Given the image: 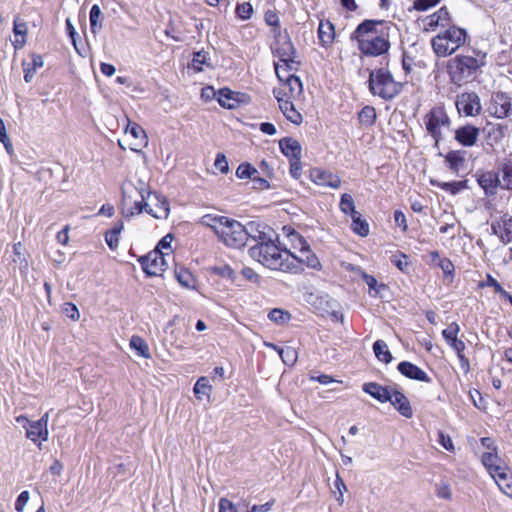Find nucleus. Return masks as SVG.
I'll return each mask as SVG.
<instances>
[{
	"mask_svg": "<svg viewBox=\"0 0 512 512\" xmlns=\"http://www.w3.org/2000/svg\"><path fill=\"white\" fill-rule=\"evenodd\" d=\"M389 26L384 21L365 20L360 23L351 35L357 41L358 48L366 56L377 57L388 52Z\"/></svg>",
	"mask_w": 512,
	"mask_h": 512,
	"instance_id": "nucleus-1",
	"label": "nucleus"
},
{
	"mask_svg": "<svg viewBox=\"0 0 512 512\" xmlns=\"http://www.w3.org/2000/svg\"><path fill=\"white\" fill-rule=\"evenodd\" d=\"M138 192L140 200H135L129 215L140 214L145 211L156 219H167L170 214V206L167 198L158 192L146 191L144 188L137 189L134 184L126 180L121 186L122 200L124 204L132 201V192Z\"/></svg>",
	"mask_w": 512,
	"mask_h": 512,
	"instance_id": "nucleus-2",
	"label": "nucleus"
},
{
	"mask_svg": "<svg viewBox=\"0 0 512 512\" xmlns=\"http://www.w3.org/2000/svg\"><path fill=\"white\" fill-rule=\"evenodd\" d=\"M249 255L271 270L286 272L289 250L281 249L274 240L260 233L257 243L250 247Z\"/></svg>",
	"mask_w": 512,
	"mask_h": 512,
	"instance_id": "nucleus-3",
	"label": "nucleus"
},
{
	"mask_svg": "<svg viewBox=\"0 0 512 512\" xmlns=\"http://www.w3.org/2000/svg\"><path fill=\"white\" fill-rule=\"evenodd\" d=\"M486 64V54L475 52L474 55H457L450 60L448 73L454 84L462 85L473 80L481 67Z\"/></svg>",
	"mask_w": 512,
	"mask_h": 512,
	"instance_id": "nucleus-4",
	"label": "nucleus"
},
{
	"mask_svg": "<svg viewBox=\"0 0 512 512\" xmlns=\"http://www.w3.org/2000/svg\"><path fill=\"white\" fill-rule=\"evenodd\" d=\"M275 40L271 44V50L275 57L279 59L274 63L275 73L279 80H282L283 71L289 72L297 70L298 62L296 61V49L289 37L285 32L274 30Z\"/></svg>",
	"mask_w": 512,
	"mask_h": 512,
	"instance_id": "nucleus-5",
	"label": "nucleus"
},
{
	"mask_svg": "<svg viewBox=\"0 0 512 512\" xmlns=\"http://www.w3.org/2000/svg\"><path fill=\"white\" fill-rule=\"evenodd\" d=\"M467 39L465 29L455 25L440 31L431 40L433 51L438 57H448L463 46Z\"/></svg>",
	"mask_w": 512,
	"mask_h": 512,
	"instance_id": "nucleus-6",
	"label": "nucleus"
},
{
	"mask_svg": "<svg viewBox=\"0 0 512 512\" xmlns=\"http://www.w3.org/2000/svg\"><path fill=\"white\" fill-rule=\"evenodd\" d=\"M370 92L384 100H391L402 90V85L396 82L389 71L378 69L372 71L369 75Z\"/></svg>",
	"mask_w": 512,
	"mask_h": 512,
	"instance_id": "nucleus-7",
	"label": "nucleus"
},
{
	"mask_svg": "<svg viewBox=\"0 0 512 512\" xmlns=\"http://www.w3.org/2000/svg\"><path fill=\"white\" fill-rule=\"evenodd\" d=\"M299 252L289 251L288 262L286 265V272L298 274L304 270V267L317 269L320 267V262L317 256L311 251L309 244L306 241L299 240Z\"/></svg>",
	"mask_w": 512,
	"mask_h": 512,
	"instance_id": "nucleus-8",
	"label": "nucleus"
},
{
	"mask_svg": "<svg viewBox=\"0 0 512 512\" xmlns=\"http://www.w3.org/2000/svg\"><path fill=\"white\" fill-rule=\"evenodd\" d=\"M425 128L429 135L434 139L435 145L443 139V134L449 130L451 120L444 107H433L423 118Z\"/></svg>",
	"mask_w": 512,
	"mask_h": 512,
	"instance_id": "nucleus-9",
	"label": "nucleus"
},
{
	"mask_svg": "<svg viewBox=\"0 0 512 512\" xmlns=\"http://www.w3.org/2000/svg\"><path fill=\"white\" fill-rule=\"evenodd\" d=\"M249 230L240 222L227 218L221 228L218 238L228 247L241 248L246 244Z\"/></svg>",
	"mask_w": 512,
	"mask_h": 512,
	"instance_id": "nucleus-10",
	"label": "nucleus"
},
{
	"mask_svg": "<svg viewBox=\"0 0 512 512\" xmlns=\"http://www.w3.org/2000/svg\"><path fill=\"white\" fill-rule=\"evenodd\" d=\"M165 255H169V253L152 251L147 255L140 257L139 262L143 271L148 276L161 275L166 269Z\"/></svg>",
	"mask_w": 512,
	"mask_h": 512,
	"instance_id": "nucleus-11",
	"label": "nucleus"
},
{
	"mask_svg": "<svg viewBox=\"0 0 512 512\" xmlns=\"http://www.w3.org/2000/svg\"><path fill=\"white\" fill-rule=\"evenodd\" d=\"M455 105L458 112L465 116H476L482 109L480 98L475 92H464L458 95Z\"/></svg>",
	"mask_w": 512,
	"mask_h": 512,
	"instance_id": "nucleus-12",
	"label": "nucleus"
},
{
	"mask_svg": "<svg viewBox=\"0 0 512 512\" xmlns=\"http://www.w3.org/2000/svg\"><path fill=\"white\" fill-rule=\"evenodd\" d=\"M489 111L491 115L499 119L510 117L512 115V101L509 95L504 92L493 93Z\"/></svg>",
	"mask_w": 512,
	"mask_h": 512,
	"instance_id": "nucleus-13",
	"label": "nucleus"
},
{
	"mask_svg": "<svg viewBox=\"0 0 512 512\" xmlns=\"http://www.w3.org/2000/svg\"><path fill=\"white\" fill-rule=\"evenodd\" d=\"M311 180L320 186L337 189L341 186V179L330 171L314 168L310 172Z\"/></svg>",
	"mask_w": 512,
	"mask_h": 512,
	"instance_id": "nucleus-14",
	"label": "nucleus"
},
{
	"mask_svg": "<svg viewBox=\"0 0 512 512\" xmlns=\"http://www.w3.org/2000/svg\"><path fill=\"white\" fill-rule=\"evenodd\" d=\"M477 183L484 190L486 196H494L500 187L499 175L493 171L478 173Z\"/></svg>",
	"mask_w": 512,
	"mask_h": 512,
	"instance_id": "nucleus-15",
	"label": "nucleus"
},
{
	"mask_svg": "<svg viewBox=\"0 0 512 512\" xmlns=\"http://www.w3.org/2000/svg\"><path fill=\"white\" fill-rule=\"evenodd\" d=\"M479 128L473 125H464L455 130V140L464 147H472L479 137Z\"/></svg>",
	"mask_w": 512,
	"mask_h": 512,
	"instance_id": "nucleus-16",
	"label": "nucleus"
},
{
	"mask_svg": "<svg viewBox=\"0 0 512 512\" xmlns=\"http://www.w3.org/2000/svg\"><path fill=\"white\" fill-rule=\"evenodd\" d=\"M398 371L405 377L420 382L430 383L431 378L427 373L415 364L402 361L398 364Z\"/></svg>",
	"mask_w": 512,
	"mask_h": 512,
	"instance_id": "nucleus-17",
	"label": "nucleus"
},
{
	"mask_svg": "<svg viewBox=\"0 0 512 512\" xmlns=\"http://www.w3.org/2000/svg\"><path fill=\"white\" fill-rule=\"evenodd\" d=\"M450 22L449 12L445 7L440 8L437 12L427 16L424 20V30L434 31L437 27L448 26Z\"/></svg>",
	"mask_w": 512,
	"mask_h": 512,
	"instance_id": "nucleus-18",
	"label": "nucleus"
},
{
	"mask_svg": "<svg viewBox=\"0 0 512 512\" xmlns=\"http://www.w3.org/2000/svg\"><path fill=\"white\" fill-rule=\"evenodd\" d=\"M388 401L398 410L402 416L406 418H411L413 416L410 402L403 393L392 390L390 399Z\"/></svg>",
	"mask_w": 512,
	"mask_h": 512,
	"instance_id": "nucleus-19",
	"label": "nucleus"
},
{
	"mask_svg": "<svg viewBox=\"0 0 512 512\" xmlns=\"http://www.w3.org/2000/svg\"><path fill=\"white\" fill-rule=\"evenodd\" d=\"M498 488L508 497L512 498V473L506 466L499 472L491 475Z\"/></svg>",
	"mask_w": 512,
	"mask_h": 512,
	"instance_id": "nucleus-20",
	"label": "nucleus"
},
{
	"mask_svg": "<svg viewBox=\"0 0 512 512\" xmlns=\"http://www.w3.org/2000/svg\"><path fill=\"white\" fill-rule=\"evenodd\" d=\"M24 429L26 430V437L34 443H37L38 440L47 441L48 439V428L44 427L38 420L30 421L28 426L24 425Z\"/></svg>",
	"mask_w": 512,
	"mask_h": 512,
	"instance_id": "nucleus-21",
	"label": "nucleus"
},
{
	"mask_svg": "<svg viewBox=\"0 0 512 512\" xmlns=\"http://www.w3.org/2000/svg\"><path fill=\"white\" fill-rule=\"evenodd\" d=\"M279 147L281 152L289 158H292L294 160H300L301 158V145L300 143L291 138V137H285L279 141Z\"/></svg>",
	"mask_w": 512,
	"mask_h": 512,
	"instance_id": "nucleus-22",
	"label": "nucleus"
},
{
	"mask_svg": "<svg viewBox=\"0 0 512 512\" xmlns=\"http://www.w3.org/2000/svg\"><path fill=\"white\" fill-rule=\"evenodd\" d=\"M363 391L381 403L388 402L392 392L388 387H384L375 382H368L363 385Z\"/></svg>",
	"mask_w": 512,
	"mask_h": 512,
	"instance_id": "nucleus-23",
	"label": "nucleus"
},
{
	"mask_svg": "<svg viewBox=\"0 0 512 512\" xmlns=\"http://www.w3.org/2000/svg\"><path fill=\"white\" fill-rule=\"evenodd\" d=\"M482 464L489 472L490 476L499 472L507 465L502 461V459L493 452H486L481 457Z\"/></svg>",
	"mask_w": 512,
	"mask_h": 512,
	"instance_id": "nucleus-24",
	"label": "nucleus"
},
{
	"mask_svg": "<svg viewBox=\"0 0 512 512\" xmlns=\"http://www.w3.org/2000/svg\"><path fill=\"white\" fill-rule=\"evenodd\" d=\"M217 101L224 108L234 109L240 102L239 94L228 88H222L217 92Z\"/></svg>",
	"mask_w": 512,
	"mask_h": 512,
	"instance_id": "nucleus-25",
	"label": "nucleus"
},
{
	"mask_svg": "<svg viewBox=\"0 0 512 512\" xmlns=\"http://www.w3.org/2000/svg\"><path fill=\"white\" fill-rule=\"evenodd\" d=\"M334 25L330 21H320L318 26V39L323 47H328L334 40Z\"/></svg>",
	"mask_w": 512,
	"mask_h": 512,
	"instance_id": "nucleus-26",
	"label": "nucleus"
},
{
	"mask_svg": "<svg viewBox=\"0 0 512 512\" xmlns=\"http://www.w3.org/2000/svg\"><path fill=\"white\" fill-rule=\"evenodd\" d=\"M30 58V62L24 61L22 63L24 70V80L27 83L32 81L36 70L43 67L44 65V60L41 55L31 54Z\"/></svg>",
	"mask_w": 512,
	"mask_h": 512,
	"instance_id": "nucleus-27",
	"label": "nucleus"
},
{
	"mask_svg": "<svg viewBox=\"0 0 512 512\" xmlns=\"http://www.w3.org/2000/svg\"><path fill=\"white\" fill-rule=\"evenodd\" d=\"M464 154L465 152L460 150H453L446 154L445 162L453 172L458 173L464 167Z\"/></svg>",
	"mask_w": 512,
	"mask_h": 512,
	"instance_id": "nucleus-28",
	"label": "nucleus"
},
{
	"mask_svg": "<svg viewBox=\"0 0 512 512\" xmlns=\"http://www.w3.org/2000/svg\"><path fill=\"white\" fill-rule=\"evenodd\" d=\"M362 278L369 287V294L372 297H384V292L388 287L384 283H379L373 276L363 272Z\"/></svg>",
	"mask_w": 512,
	"mask_h": 512,
	"instance_id": "nucleus-29",
	"label": "nucleus"
},
{
	"mask_svg": "<svg viewBox=\"0 0 512 512\" xmlns=\"http://www.w3.org/2000/svg\"><path fill=\"white\" fill-rule=\"evenodd\" d=\"M282 77H283V79L281 81H283V80L286 81V87L289 90L288 93L290 95V98H292V99L299 98L303 92V86H302V82H301L300 78L295 75H292V74H288L287 76L282 74Z\"/></svg>",
	"mask_w": 512,
	"mask_h": 512,
	"instance_id": "nucleus-30",
	"label": "nucleus"
},
{
	"mask_svg": "<svg viewBox=\"0 0 512 512\" xmlns=\"http://www.w3.org/2000/svg\"><path fill=\"white\" fill-rule=\"evenodd\" d=\"M227 218L228 217L225 216H214L211 214H206L200 218L199 223L203 226L211 228L214 231V233L218 236Z\"/></svg>",
	"mask_w": 512,
	"mask_h": 512,
	"instance_id": "nucleus-31",
	"label": "nucleus"
},
{
	"mask_svg": "<svg viewBox=\"0 0 512 512\" xmlns=\"http://www.w3.org/2000/svg\"><path fill=\"white\" fill-rule=\"evenodd\" d=\"M279 108L286 119L293 124L299 125L302 123V115L296 110L292 100L281 102Z\"/></svg>",
	"mask_w": 512,
	"mask_h": 512,
	"instance_id": "nucleus-32",
	"label": "nucleus"
},
{
	"mask_svg": "<svg viewBox=\"0 0 512 512\" xmlns=\"http://www.w3.org/2000/svg\"><path fill=\"white\" fill-rule=\"evenodd\" d=\"M123 228V222L119 221L105 233V241L111 250H116L118 248L119 238Z\"/></svg>",
	"mask_w": 512,
	"mask_h": 512,
	"instance_id": "nucleus-33",
	"label": "nucleus"
},
{
	"mask_svg": "<svg viewBox=\"0 0 512 512\" xmlns=\"http://www.w3.org/2000/svg\"><path fill=\"white\" fill-rule=\"evenodd\" d=\"M129 346L136 354L145 359L151 357L147 342L140 336L134 335L130 339Z\"/></svg>",
	"mask_w": 512,
	"mask_h": 512,
	"instance_id": "nucleus-34",
	"label": "nucleus"
},
{
	"mask_svg": "<svg viewBox=\"0 0 512 512\" xmlns=\"http://www.w3.org/2000/svg\"><path fill=\"white\" fill-rule=\"evenodd\" d=\"M352 219V231L361 237H365L369 234V224L365 219L362 218L359 212L354 213L351 216Z\"/></svg>",
	"mask_w": 512,
	"mask_h": 512,
	"instance_id": "nucleus-35",
	"label": "nucleus"
},
{
	"mask_svg": "<svg viewBox=\"0 0 512 512\" xmlns=\"http://www.w3.org/2000/svg\"><path fill=\"white\" fill-rule=\"evenodd\" d=\"M502 180H500V187L506 190H512V161L506 160L500 167Z\"/></svg>",
	"mask_w": 512,
	"mask_h": 512,
	"instance_id": "nucleus-36",
	"label": "nucleus"
},
{
	"mask_svg": "<svg viewBox=\"0 0 512 512\" xmlns=\"http://www.w3.org/2000/svg\"><path fill=\"white\" fill-rule=\"evenodd\" d=\"M373 351L376 358L386 364L390 363L393 359L386 342L383 340H377L374 342Z\"/></svg>",
	"mask_w": 512,
	"mask_h": 512,
	"instance_id": "nucleus-37",
	"label": "nucleus"
},
{
	"mask_svg": "<svg viewBox=\"0 0 512 512\" xmlns=\"http://www.w3.org/2000/svg\"><path fill=\"white\" fill-rule=\"evenodd\" d=\"M126 133H129L137 143L135 145L142 146L147 143V136L144 129L134 122H129L126 128Z\"/></svg>",
	"mask_w": 512,
	"mask_h": 512,
	"instance_id": "nucleus-38",
	"label": "nucleus"
},
{
	"mask_svg": "<svg viewBox=\"0 0 512 512\" xmlns=\"http://www.w3.org/2000/svg\"><path fill=\"white\" fill-rule=\"evenodd\" d=\"M507 127L502 124H490L487 127V139L490 142L498 143L506 133Z\"/></svg>",
	"mask_w": 512,
	"mask_h": 512,
	"instance_id": "nucleus-39",
	"label": "nucleus"
},
{
	"mask_svg": "<svg viewBox=\"0 0 512 512\" xmlns=\"http://www.w3.org/2000/svg\"><path fill=\"white\" fill-rule=\"evenodd\" d=\"M359 122L365 126H372L376 120V111L372 106H365L358 114Z\"/></svg>",
	"mask_w": 512,
	"mask_h": 512,
	"instance_id": "nucleus-40",
	"label": "nucleus"
},
{
	"mask_svg": "<svg viewBox=\"0 0 512 512\" xmlns=\"http://www.w3.org/2000/svg\"><path fill=\"white\" fill-rule=\"evenodd\" d=\"M13 32H14V35L16 37L17 36H21L22 37L21 40L16 39V40L13 41L14 48L15 49H20L25 44L24 37H25V35L27 33V25H26V23L14 20Z\"/></svg>",
	"mask_w": 512,
	"mask_h": 512,
	"instance_id": "nucleus-41",
	"label": "nucleus"
},
{
	"mask_svg": "<svg viewBox=\"0 0 512 512\" xmlns=\"http://www.w3.org/2000/svg\"><path fill=\"white\" fill-rule=\"evenodd\" d=\"M211 389L208 378L200 377L195 383L193 391L198 399H202V396H209Z\"/></svg>",
	"mask_w": 512,
	"mask_h": 512,
	"instance_id": "nucleus-42",
	"label": "nucleus"
},
{
	"mask_svg": "<svg viewBox=\"0 0 512 512\" xmlns=\"http://www.w3.org/2000/svg\"><path fill=\"white\" fill-rule=\"evenodd\" d=\"M268 318L270 321L276 324L283 325L290 321L291 315L288 311L279 308H274L268 313Z\"/></svg>",
	"mask_w": 512,
	"mask_h": 512,
	"instance_id": "nucleus-43",
	"label": "nucleus"
},
{
	"mask_svg": "<svg viewBox=\"0 0 512 512\" xmlns=\"http://www.w3.org/2000/svg\"><path fill=\"white\" fill-rule=\"evenodd\" d=\"M500 240L504 244L512 242V217H503L501 219Z\"/></svg>",
	"mask_w": 512,
	"mask_h": 512,
	"instance_id": "nucleus-44",
	"label": "nucleus"
},
{
	"mask_svg": "<svg viewBox=\"0 0 512 512\" xmlns=\"http://www.w3.org/2000/svg\"><path fill=\"white\" fill-rule=\"evenodd\" d=\"M339 208L343 213L349 214L350 216L358 212L355 209V204L352 196L347 193L342 194L339 203Z\"/></svg>",
	"mask_w": 512,
	"mask_h": 512,
	"instance_id": "nucleus-45",
	"label": "nucleus"
},
{
	"mask_svg": "<svg viewBox=\"0 0 512 512\" xmlns=\"http://www.w3.org/2000/svg\"><path fill=\"white\" fill-rule=\"evenodd\" d=\"M435 494L438 498L444 499V500H452V489L448 482L446 481H440L435 484Z\"/></svg>",
	"mask_w": 512,
	"mask_h": 512,
	"instance_id": "nucleus-46",
	"label": "nucleus"
},
{
	"mask_svg": "<svg viewBox=\"0 0 512 512\" xmlns=\"http://www.w3.org/2000/svg\"><path fill=\"white\" fill-rule=\"evenodd\" d=\"M278 352L282 361L286 365L292 366L297 361V352L293 347L287 346L285 348H281Z\"/></svg>",
	"mask_w": 512,
	"mask_h": 512,
	"instance_id": "nucleus-47",
	"label": "nucleus"
},
{
	"mask_svg": "<svg viewBox=\"0 0 512 512\" xmlns=\"http://www.w3.org/2000/svg\"><path fill=\"white\" fill-rule=\"evenodd\" d=\"M176 278L182 286L186 288L194 287L193 275L188 270L181 269L176 271Z\"/></svg>",
	"mask_w": 512,
	"mask_h": 512,
	"instance_id": "nucleus-48",
	"label": "nucleus"
},
{
	"mask_svg": "<svg viewBox=\"0 0 512 512\" xmlns=\"http://www.w3.org/2000/svg\"><path fill=\"white\" fill-rule=\"evenodd\" d=\"M256 174H258L257 169L254 168L249 163L240 164L236 170V176L240 179H247L249 177H252V175Z\"/></svg>",
	"mask_w": 512,
	"mask_h": 512,
	"instance_id": "nucleus-49",
	"label": "nucleus"
},
{
	"mask_svg": "<svg viewBox=\"0 0 512 512\" xmlns=\"http://www.w3.org/2000/svg\"><path fill=\"white\" fill-rule=\"evenodd\" d=\"M438 186L442 190L450 192L453 195L457 194L458 192H460L462 189H464L466 187L464 181L442 182V183H439Z\"/></svg>",
	"mask_w": 512,
	"mask_h": 512,
	"instance_id": "nucleus-50",
	"label": "nucleus"
},
{
	"mask_svg": "<svg viewBox=\"0 0 512 512\" xmlns=\"http://www.w3.org/2000/svg\"><path fill=\"white\" fill-rule=\"evenodd\" d=\"M447 344L457 353V356L461 362H467V359L465 358V356L463 354V351L465 350L466 346L462 340L458 339V337H457V338L447 342Z\"/></svg>",
	"mask_w": 512,
	"mask_h": 512,
	"instance_id": "nucleus-51",
	"label": "nucleus"
},
{
	"mask_svg": "<svg viewBox=\"0 0 512 512\" xmlns=\"http://www.w3.org/2000/svg\"><path fill=\"white\" fill-rule=\"evenodd\" d=\"M460 327L456 322H452L446 329L442 331V336L446 342H449L458 337Z\"/></svg>",
	"mask_w": 512,
	"mask_h": 512,
	"instance_id": "nucleus-52",
	"label": "nucleus"
},
{
	"mask_svg": "<svg viewBox=\"0 0 512 512\" xmlns=\"http://www.w3.org/2000/svg\"><path fill=\"white\" fill-rule=\"evenodd\" d=\"M63 313L73 321H77L80 318V313L77 306L71 302H67L63 305Z\"/></svg>",
	"mask_w": 512,
	"mask_h": 512,
	"instance_id": "nucleus-53",
	"label": "nucleus"
},
{
	"mask_svg": "<svg viewBox=\"0 0 512 512\" xmlns=\"http://www.w3.org/2000/svg\"><path fill=\"white\" fill-rule=\"evenodd\" d=\"M101 16V9L100 7L95 4L91 7L90 13H89V20H90V26L91 31L93 33L96 32V27L98 25L99 18Z\"/></svg>",
	"mask_w": 512,
	"mask_h": 512,
	"instance_id": "nucleus-54",
	"label": "nucleus"
},
{
	"mask_svg": "<svg viewBox=\"0 0 512 512\" xmlns=\"http://www.w3.org/2000/svg\"><path fill=\"white\" fill-rule=\"evenodd\" d=\"M236 13L239 18L243 20H247L251 17L253 13L252 5L248 2H244L242 4L237 5Z\"/></svg>",
	"mask_w": 512,
	"mask_h": 512,
	"instance_id": "nucleus-55",
	"label": "nucleus"
},
{
	"mask_svg": "<svg viewBox=\"0 0 512 512\" xmlns=\"http://www.w3.org/2000/svg\"><path fill=\"white\" fill-rule=\"evenodd\" d=\"M441 0H415L413 8L417 11H426L437 5Z\"/></svg>",
	"mask_w": 512,
	"mask_h": 512,
	"instance_id": "nucleus-56",
	"label": "nucleus"
},
{
	"mask_svg": "<svg viewBox=\"0 0 512 512\" xmlns=\"http://www.w3.org/2000/svg\"><path fill=\"white\" fill-rule=\"evenodd\" d=\"M214 166L217 170H219L221 173L225 174L229 170L228 161L224 154L219 153L216 156Z\"/></svg>",
	"mask_w": 512,
	"mask_h": 512,
	"instance_id": "nucleus-57",
	"label": "nucleus"
},
{
	"mask_svg": "<svg viewBox=\"0 0 512 512\" xmlns=\"http://www.w3.org/2000/svg\"><path fill=\"white\" fill-rule=\"evenodd\" d=\"M438 442L444 449L448 451H452L454 449L451 437L444 434L442 431L438 432Z\"/></svg>",
	"mask_w": 512,
	"mask_h": 512,
	"instance_id": "nucleus-58",
	"label": "nucleus"
},
{
	"mask_svg": "<svg viewBox=\"0 0 512 512\" xmlns=\"http://www.w3.org/2000/svg\"><path fill=\"white\" fill-rule=\"evenodd\" d=\"M30 498V494L28 491H22L20 495L18 496L16 503H15V509L18 512H22L24 510L25 505L27 504L28 500Z\"/></svg>",
	"mask_w": 512,
	"mask_h": 512,
	"instance_id": "nucleus-59",
	"label": "nucleus"
},
{
	"mask_svg": "<svg viewBox=\"0 0 512 512\" xmlns=\"http://www.w3.org/2000/svg\"><path fill=\"white\" fill-rule=\"evenodd\" d=\"M173 241V235L167 234L165 235L157 244L156 249L154 251L163 252L164 249L170 250L171 243Z\"/></svg>",
	"mask_w": 512,
	"mask_h": 512,
	"instance_id": "nucleus-60",
	"label": "nucleus"
},
{
	"mask_svg": "<svg viewBox=\"0 0 512 512\" xmlns=\"http://www.w3.org/2000/svg\"><path fill=\"white\" fill-rule=\"evenodd\" d=\"M219 512H237L235 505L226 498H221L219 501Z\"/></svg>",
	"mask_w": 512,
	"mask_h": 512,
	"instance_id": "nucleus-61",
	"label": "nucleus"
},
{
	"mask_svg": "<svg viewBox=\"0 0 512 512\" xmlns=\"http://www.w3.org/2000/svg\"><path fill=\"white\" fill-rule=\"evenodd\" d=\"M273 94H274V97L276 98L279 106L281 105V102L283 103L288 100H293L292 98H290L289 93L287 91H285V89H274Z\"/></svg>",
	"mask_w": 512,
	"mask_h": 512,
	"instance_id": "nucleus-62",
	"label": "nucleus"
},
{
	"mask_svg": "<svg viewBox=\"0 0 512 512\" xmlns=\"http://www.w3.org/2000/svg\"><path fill=\"white\" fill-rule=\"evenodd\" d=\"M394 221L397 224V226L401 227L404 231L407 229L406 216L402 211L396 210L394 212Z\"/></svg>",
	"mask_w": 512,
	"mask_h": 512,
	"instance_id": "nucleus-63",
	"label": "nucleus"
},
{
	"mask_svg": "<svg viewBox=\"0 0 512 512\" xmlns=\"http://www.w3.org/2000/svg\"><path fill=\"white\" fill-rule=\"evenodd\" d=\"M69 230H70V227L67 225L61 231H59L57 233L56 239L60 244L67 245V243L69 241V235H68Z\"/></svg>",
	"mask_w": 512,
	"mask_h": 512,
	"instance_id": "nucleus-64",
	"label": "nucleus"
}]
</instances>
